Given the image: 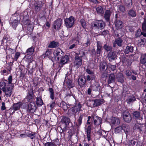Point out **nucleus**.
<instances>
[{
    "instance_id": "obj_1",
    "label": "nucleus",
    "mask_w": 146,
    "mask_h": 146,
    "mask_svg": "<svg viewBox=\"0 0 146 146\" xmlns=\"http://www.w3.org/2000/svg\"><path fill=\"white\" fill-rule=\"evenodd\" d=\"M105 25L103 21H96L91 24V27L92 29L95 30H98L100 29H101L104 28Z\"/></svg>"
},
{
    "instance_id": "obj_2",
    "label": "nucleus",
    "mask_w": 146,
    "mask_h": 146,
    "mask_svg": "<svg viewBox=\"0 0 146 146\" xmlns=\"http://www.w3.org/2000/svg\"><path fill=\"white\" fill-rule=\"evenodd\" d=\"M75 21V19L72 16H70L69 18H66L64 20L65 24L67 28L73 27Z\"/></svg>"
},
{
    "instance_id": "obj_3",
    "label": "nucleus",
    "mask_w": 146,
    "mask_h": 146,
    "mask_svg": "<svg viewBox=\"0 0 146 146\" xmlns=\"http://www.w3.org/2000/svg\"><path fill=\"white\" fill-rule=\"evenodd\" d=\"M13 86L11 85H7L6 88L3 90V92L5 94L6 97H10L13 93Z\"/></svg>"
},
{
    "instance_id": "obj_4",
    "label": "nucleus",
    "mask_w": 146,
    "mask_h": 146,
    "mask_svg": "<svg viewBox=\"0 0 146 146\" xmlns=\"http://www.w3.org/2000/svg\"><path fill=\"white\" fill-rule=\"evenodd\" d=\"M53 54L55 58H57V60H59L64 55V53L59 48L57 49L53 52Z\"/></svg>"
},
{
    "instance_id": "obj_5",
    "label": "nucleus",
    "mask_w": 146,
    "mask_h": 146,
    "mask_svg": "<svg viewBox=\"0 0 146 146\" xmlns=\"http://www.w3.org/2000/svg\"><path fill=\"white\" fill-rule=\"evenodd\" d=\"M82 56H76L75 57V60L74 62V66L76 68H78L82 64Z\"/></svg>"
},
{
    "instance_id": "obj_6",
    "label": "nucleus",
    "mask_w": 146,
    "mask_h": 146,
    "mask_svg": "<svg viewBox=\"0 0 146 146\" xmlns=\"http://www.w3.org/2000/svg\"><path fill=\"white\" fill-rule=\"evenodd\" d=\"M123 117L124 121L127 122H130L132 120V117L130 113L127 111L123 112Z\"/></svg>"
},
{
    "instance_id": "obj_7",
    "label": "nucleus",
    "mask_w": 146,
    "mask_h": 146,
    "mask_svg": "<svg viewBox=\"0 0 146 146\" xmlns=\"http://www.w3.org/2000/svg\"><path fill=\"white\" fill-rule=\"evenodd\" d=\"M36 109V106L35 103L31 102L29 103L28 105L27 111L30 113H33Z\"/></svg>"
},
{
    "instance_id": "obj_8",
    "label": "nucleus",
    "mask_w": 146,
    "mask_h": 146,
    "mask_svg": "<svg viewBox=\"0 0 146 146\" xmlns=\"http://www.w3.org/2000/svg\"><path fill=\"white\" fill-rule=\"evenodd\" d=\"M62 21L61 18H59L56 20L54 22V28L55 29H59L62 25Z\"/></svg>"
},
{
    "instance_id": "obj_9",
    "label": "nucleus",
    "mask_w": 146,
    "mask_h": 146,
    "mask_svg": "<svg viewBox=\"0 0 146 146\" xmlns=\"http://www.w3.org/2000/svg\"><path fill=\"white\" fill-rule=\"evenodd\" d=\"M81 106L80 104H78L77 106L72 108V111L74 113V117L75 118V114L77 112H79L81 110Z\"/></svg>"
},
{
    "instance_id": "obj_10",
    "label": "nucleus",
    "mask_w": 146,
    "mask_h": 146,
    "mask_svg": "<svg viewBox=\"0 0 146 146\" xmlns=\"http://www.w3.org/2000/svg\"><path fill=\"white\" fill-rule=\"evenodd\" d=\"M116 57L115 52L112 51H110L107 55V57L110 61L115 60Z\"/></svg>"
},
{
    "instance_id": "obj_11",
    "label": "nucleus",
    "mask_w": 146,
    "mask_h": 146,
    "mask_svg": "<svg viewBox=\"0 0 146 146\" xmlns=\"http://www.w3.org/2000/svg\"><path fill=\"white\" fill-rule=\"evenodd\" d=\"M34 94L33 93V90L30 89L28 91V94L27 96L26 97V99L28 101H33V98Z\"/></svg>"
},
{
    "instance_id": "obj_12",
    "label": "nucleus",
    "mask_w": 146,
    "mask_h": 146,
    "mask_svg": "<svg viewBox=\"0 0 146 146\" xmlns=\"http://www.w3.org/2000/svg\"><path fill=\"white\" fill-rule=\"evenodd\" d=\"M134 128L135 129H137L141 132L144 130L145 126L143 124L136 123L135 125Z\"/></svg>"
},
{
    "instance_id": "obj_13",
    "label": "nucleus",
    "mask_w": 146,
    "mask_h": 146,
    "mask_svg": "<svg viewBox=\"0 0 146 146\" xmlns=\"http://www.w3.org/2000/svg\"><path fill=\"white\" fill-rule=\"evenodd\" d=\"M127 14L129 17L132 18L135 17L137 15V13L135 10L133 9H131L129 10Z\"/></svg>"
},
{
    "instance_id": "obj_14",
    "label": "nucleus",
    "mask_w": 146,
    "mask_h": 146,
    "mask_svg": "<svg viewBox=\"0 0 146 146\" xmlns=\"http://www.w3.org/2000/svg\"><path fill=\"white\" fill-rule=\"evenodd\" d=\"M123 42V40L120 38H118L116 39L114 41L113 46L114 47H116V44H117L119 46H121Z\"/></svg>"
},
{
    "instance_id": "obj_15",
    "label": "nucleus",
    "mask_w": 146,
    "mask_h": 146,
    "mask_svg": "<svg viewBox=\"0 0 146 146\" xmlns=\"http://www.w3.org/2000/svg\"><path fill=\"white\" fill-rule=\"evenodd\" d=\"M115 25L116 29L117 30L121 29L123 27V23L121 21L119 20L116 21Z\"/></svg>"
},
{
    "instance_id": "obj_16",
    "label": "nucleus",
    "mask_w": 146,
    "mask_h": 146,
    "mask_svg": "<svg viewBox=\"0 0 146 146\" xmlns=\"http://www.w3.org/2000/svg\"><path fill=\"white\" fill-rule=\"evenodd\" d=\"M136 100L135 97L133 95L129 96L126 100V101L128 104L133 103Z\"/></svg>"
},
{
    "instance_id": "obj_17",
    "label": "nucleus",
    "mask_w": 146,
    "mask_h": 146,
    "mask_svg": "<svg viewBox=\"0 0 146 146\" xmlns=\"http://www.w3.org/2000/svg\"><path fill=\"white\" fill-rule=\"evenodd\" d=\"M133 4L132 0H125L124 2V5L125 7L128 9H130L131 7Z\"/></svg>"
},
{
    "instance_id": "obj_18",
    "label": "nucleus",
    "mask_w": 146,
    "mask_h": 146,
    "mask_svg": "<svg viewBox=\"0 0 146 146\" xmlns=\"http://www.w3.org/2000/svg\"><path fill=\"white\" fill-rule=\"evenodd\" d=\"M42 6V3L39 2L36 3L35 5V11L37 13L41 9V7Z\"/></svg>"
},
{
    "instance_id": "obj_19",
    "label": "nucleus",
    "mask_w": 146,
    "mask_h": 146,
    "mask_svg": "<svg viewBox=\"0 0 146 146\" xmlns=\"http://www.w3.org/2000/svg\"><path fill=\"white\" fill-rule=\"evenodd\" d=\"M58 43L57 42L52 41L50 42L48 46L49 48H55L58 46Z\"/></svg>"
},
{
    "instance_id": "obj_20",
    "label": "nucleus",
    "mask_w": 146,
    "mask_h": 146,
    "mask_svg": "<svg viewBox=\"0 0 146 146\" xmlns=\"http://www.w3.org/2000/svg\"><path fill=\"white\" fill-rule=\"evenodd\" d=\"M17 19H15L13 21L10 22V24L12 25L13 28L15 29L16 28L17 26L19 23L18 19L17 18Z\"/></svg>"
},
{
    "instance_id": "obj_21",
    "label": "nucleus",
    "mask_w": 146,
    "mask_h": 146,
    "mask_svg": "<svg viewBox=\"0 0 146 146\" xmlns=\"http://www.w3.org/2000/svg\"><path fill=\"white\" fill-rule=\"evenodd\" d=\"M100 70H104L108 68V65L106 62H102L100 64Z\"/></svg>"
},
{
    "instance_id": "obj_22",
    "label": "nucleus",
    "mask_w": 146,
    "mask_h": 146,
    "mask_svg": "<svg viewBox=\"0 0 146 146\" xmlns=\"http://www.w3.org/2000/svg\"><path fill=\"white\" fill-rule=\"evenodd\" d=\"M97 46L96 53L97 54H100L102 49V43L100 41H98Z\"/></svg>"
},
{
    "instance_id": "obj_23",
    "label": "nucleus",
    "mask_w": 146,
    "mask_h": 146,
    "mask_svg": "<svg viewBox=\"0 0 146 146\" xmlns=\"http://www.w3.org/2000/svg\"><path fill=\"white\" fill-rule=\"evenodd\" d=\"M91 88L92 89L95 91H98L100 90V86L99 82H95V84L92 86Z\"/></svg>"
},
{
    "instance_id": "obj_24",
    "label": "nucleus",
    "mask_w": 146,
    "mask_h": 146,
    "mask_svg": "<svg viewBox=\"0 0 146 146\" xmlns=\"http://www.w3.org/2000/svg\"><path fill=\"white\" fill-rule=\"evenodd\" d=\"M116 78L118 81L122 83L123 82L124 77L121 73H118Z\"/></svg>"
},
{
    "instance_id": "obj_25",
    "label": "nucleus",
    "mask_w": 146,
    "mask_h": 146,
    "mask_svg": "<svg viewBox=\"0 0 146 146\" xmlns=\"http://www.w3.org/2000/svg\"><path fill=\"white\" fill-rule=\"evenodd\" d=\"M91 129L90 126H88L86 129V134L88 139L89 141L91 139Z\"/></svg>"
},
{
    "instance_id": "obj_26",
    "label": "nucleus",
    "mask_w": 146,
    "mask_h": 146,
    "mask_svg": "<svg viewBox=\"0 0 146 146\" xmlns=\"http://www.w3.org/2000/svg\"><path fill=\"white\" fill-rule=\"evenodd\" d=\"M22 105V103L21 102L15 104L13 105V109L15 111L18 110Z\"/></svg>"
},
{
    "instance_id": "obj_27",
    "label": "nucleus",
    "mask_w": 146,
    "mask_h": 146,
    "mask_svg": "<svg viewBox=\"0 0 146 146\" xmlns=\"http://www.w3.org/2000/svg\"><path fill=\"white\" fill-rule=\"evenodd\" d=\"M110 15V11L108 10H106L105 13L104 18L108 22L109 21Z\"/></svg>"
},
{
    "instance_id": "obj_28",
    "label": "nucleus",
    "mask_w": 146,
    "mask_h": 146,
    "mask_svg": "<svg viewBox=\"0 0 146 146\" xmlns=\"http://www.w3.org/2000/svg\"><path fill=\"white\" fill-rule=\"evenodd\" d=\"M115 76L113 73L110 74L109 76L108 81V84H111L114 82Z\"/></svg>"
},
{
    "instance_id": "obj_29",
    "label": "nucleus",
    "mask_w": 146,
    "mask_h": 146,
    "mask_svg": "<svg viewBox=\"0 0 146 146\" xmlns=\"http://www.w3.org/2000/svg\"><path fill=\"white\" fill-rule=\"evenodd\" d=\"M133 51V47L131 46H127L125 50V52L126 54H128L130 52H132Z\"/></svg>"
},
{
    "instance_id": "obj_30",
    "label": "nucleus",
    "mask_w": 146,
    "mask_h": 146,
    "mask_svg": "<svg viewBox=\"0 0 146 146\" xmlns=\"http://www.w3.org/2000/svg\"><path fill=\"white\" fill-rule=\"evenodd\" d=\"M111 123L113 124L115 123L119 124L120 123V121L119 119L118 118L112 117L111 119Z\"/></svg>"
},
{
    "instance_id": "obj_31",
    "label": "nucleus",
    "mask_w": 146,
    "mask_h": 146,
    "mask_svg": "<svg viewBox=\"0 0 146 146\" xmlns=\"http://www.w3.org/2000/svg\"><path fill=\"white\" fill-rule=\"evenodd\" d=\"M62 122L65 123L66 125H68L70 122V119L68 117L65 116H63L62 118Z\"/></svg>"
},
{
    "instance_id": "obj_32",
    "label": "nucleus",
    "mask_w": 146,
    "mask_h": 146,
    "mask_svg": "<svg viewBox=\"0 0 146 146\" xmlns=\"http://www.w3.org/2000/svg\"><path fill=\"white\" fill-rule=\"evenodd\" d=\"M61 58L60 63L62 64L66 63L69 60L68 57L67 55L65 56L64 57Z\"/></svg>"
},
{
    "instance_id": "obj_33",
    "label": "nucleus",
    "mask_w": 146,
    "mask_h": 146,
    "mask_svg": "<svg viewBox=\"0 0 146 146\" xmlns=\"http://www.w3.org/2000/svg\"><path fill=\"white\" fill-rule=\"evenodd\" d=\"M78 84L80 86H82L84 85L86 82V80H84L81 77H79L78 80Z\"/></svg>"
},
{
    "instance_id": "obj_34",
    "label": "nucleus",
    "mask_w": 146,
    "mask_h": 146,
    "mask_svg": "<svg viewBox=\"0 0 146 146\" xmlns=\"http://www.w3.org/2000/svg\"><path fill=\"white\" fill-rule=\"evenodd\" d=\"M102 119L100 117H97L96 119L94 120V123L97 125H99L102 123Z\"/></svg>"
},
{
    "instance_id": "obj_35",
    "label": "nucleus",
    "mask_w": 146,
    "mask_h": 146,
    "mask_svg": "<svg viewBox=\"0 0 146 146\" xmlns=\"http://www.w3.org/2000/svg\"><path fill=\"white\" fill-rule=\"evenodd\" d=\"M122 129L124 131L126 134H127L130 131L129 127L128 125H122Z\"/></svg>"
},
{
    "instance_id": "obj_36",
    "label": "nucleus",
    "mask_w": 146,
    "mask_h": 146,
    "mask_svg": "<svg viewBox=\"0 0 146 146\" xmlns=\"http://www.w3.org/2000/svg\"><path fill=\"white\" fill-rule=\"evenodd\" d=\"M34 51V48L32 46L29 48L26 51V53L28 54L31 55L33 53Z\"/></svg>"
},
{
    "instance_id": "obj_37",
    "label": "nucleus",
    "mask_w": 146,
    "mask_h": 146,
    "mask_svg": "<svg viewBox=\"0 0 146 146\" xmlns=\"http://www.w3.org/2000/svg\"><path fill=\"white\" fill-rule=\"evenodd\" d=\"M102 101L100 100H96L94 101L93 107H96L102 104Z\"/></svg>"
},
{
    "instance_id": "obj_38",
    "label": "nucleus",
    "mask_w": 146,
    "mask_h": 146,
    "mask_svg": "<svg viewBox=\"0 0 146 146\" xmlns=\"http://www.w3.org/2000/svg\"><path fill=\"white\" fill-rule=\"evenodd\" d=\"M66 83L68 87L69 88H71L74 86V84L72 83V80H71L68 79L66 82Z\"/></svg>"
},
{
    "instance_id": "obj_39",
    "label": "nucleus",
    "mask_w": 146,
    "mask_h": 146,
    "mask_svg": "<svg viewBox=\"0 0 146 146\" xmlns=\"http://www.w3.org/2000/svg\"><path fill=\"white\" fill-rule=\"evenodd\" d=\"M52 54V52L51 50L49 49H47L46 51L45 54L43 55L45 57H49Z\"/></svg>"
},
{
    "instance_id": "obj_40",
    "label": "nucleus",
    "mask_w": 146,
    "mask_h": 146,
    "mask_svg": "<svg viewBox=\"0 0 146 146\" xmlns=\"http://www.w3.org/2000/svg\"><path fill=\"white\" fill-rule=\"evenodd\" d=\"M140 62L141 63L145 64L146 63V54H142L141 56Z\"/></svg>"
},
{
    "instance_id": "obj_41",
    "label": "nucleus",
    "mask_w": 146,
    "mask_h": 146,
    "mask_svg": "<svg viewBox=\"0 0 146 146\" xmlns=\"http://www.w3.org/2000/svg\"><path fill=\"white\" fill-rule=\"evenodd\" d=\"M36 104L38 106H41L43 104L42 99L40 98H36Z\"/></svg>"
},
{
    "instance_id": "obj_42",
    "label": "nucleus",
    "mask_w": 146,
    "mask_h": 146,
    "mask_svg": "<svg viewBox=\"0 0 146 146\" xmlns=\"http://www.w3.org/2000/svg\"><path fill=\"white\" fill-rule=\"evenodd\" d=\"M49 91L50 93V98L52 100H53L54 98V93L53 90L52 88L49 89Z\"/></svg>"
},
{
    "instance_id": "obj_43",
    "label": "nucleus",
    "mask_w": 146,
    "mask_h": 146,
    "mask_svg": "<svg viewBox=\"0 0 146 146\" xmlns=\"http://www.w3.org/2000/svg\"><path fill=\"white\" fill-rule=\"evenodd\" d=\"M83 115L82 114L80 115L78 119V124H76V126L78 127H79L81 125L82 123V120L83 118Z\"/></svg>"
},
{
    "instance_id": "obj_44",
    "label": "nucleus",
    "mask_w": 146,
    "mask_h": 146,
    "mask_svg": "<svg viewBox=\"0 0 146 146\" xmlns=\"http://www.w3.org/2000/svg\"><path fill=\"white\" fill-rule=\"evenodd\" d=\"M60 106L64 110H66L68 109L66 104L64 102H62L60 103Z\"/></svg>"
},
{
    "instance_id": "obj_45",
    "label": "nucleus",
    "mask_w": 146,
    "mask_h": 146,
    "mask_svg": "<svg viewBox=\"0 0 146 146\" xmlns=\"http://www.w3.org/2000/svg\"><path fill=\"white\" fill-rule=\"evenodd\" d=\"M104 48L107 52L111 50L112 48V46L107 44H105L104 46Z\"/></svg>"
},
{
    "instance_id": "obj_46",
    "label": "nucleus",
    "mask_w": 146,
    "mask_h": 146,
    "mask_svg": "<svg viewBox=\"0 0 146 146\" xmlns=\"http://www.w3.org/2000/svg\"><path fill=\"white\" fill-rule=\"evenodd\" d=\"M96 10L97 13L99 14H102L104 13L103 9L101 6L97 7L96 8Z\"/></svg>"
},
{
    "instance_id": "obj_47",
    "label": "nucleus",
    "mask_w": 146,
    "mask_h": 146,
    "mask_svg": "<svg viewBox=\"0 0 146 146\" xmlns=\"http://www.w3.org/2000/svg\"><path fill=\"white\" fill-rule=\"evenodd\" d=\"M6 84L3 82H0V89L2 90L3 91L6 88Z\"/></svg>"
},
{
    "instance_id": "obj_48",
    "label": "nucleus",
    "mask_w": 146,
    "mask_h": 146,
    "mask_svg": "<svg viewBox=\"0 0 146 146\" xmlns=\"http://www.w3.org/2000/svg\"><path fill=\"white\" fill-rule=\"evenodd\" d=\"M142 29L144 32L146 31V20L145 19L142 24Z\"/></svg>"
},
{
    "instance_id": "obj_49",
    "label": "nucleus",
    "mask_w": 146,
    "mask_h": 146,
    "mask_svg": "<svg viewBox=\"0 0 146 146\" xmlns=\"http://www.w3.org/2000/svg\"><path fill=\"white\" fill-rule=\"evenodd\" d=\"M80 22L81 25L83 28H84L86 27V23L84 19H81Z\"/></svg>"
},
{
    "instance_id": "obj_50",
    "label": "nucleus",
    "mask_w": 146,
    "mask_h": 146,
    "mask_svg": "<svg viewBox=\"0 0 146 146\" xmlns=\"http://www.w3.org/2000/svg\"><path fill=\"white\" fill-rule=\"evenodd\" d=\"M133 115L137 119H138L140 117V113L138 111H135L133 113Z\"/></svg>"
},
{
    "instance_id": "obj_51",
    "label": "nucleus",
    "mask_w": 146,
    "mask_h": 146,
    "mask_svg": "<svg viewBox=\"0 0 146 146\" xmlns=\"http://www.w3.org/2000/svg\"><path fill=\"white\" fill-rule=\"evenodd\" d=\"M90 40L89 38H88L86 40V42L85 44H84L83 45L86 46H88L90 45Z\"/></svg>"
},
{
    "instance_id": "obj_52",
    "label": "nucleus",
    "mask_w": 146,
    "mask_h": 146,
    "mask_svg": "<svg viewBox=\"0 0 146 146\" xmlns=\"http://www.w3.org/2000/svg\"><path fill=\"white\" fill-rule=\"evenodd\" d=\"M20 54L19 52H17L15 54L14 56V60L17 61L19 58V57L20 56Z\"/></svg>"
},
{
    "instance_id": "obj_53",
    "label": "nucleus",
    "mask_w": 146,
    "mask_h": 146,
    "mask_svg": "<svg viewBox=\"0 0 146 146\" xmlns=\"http://www.w3.org/2000/svg\"><path fill=\"white\" fill-rule=\"evenodd\" d=\"M125 74L127 76H129L131 75V72L128 70H127L125 71Z\"/></svg>"
},
{
    "instance_id": "obj_54",
    "label": "nucleus",
    "mask_w": 146,
    "mask_h": 146,
    "mask_svg": "<svg viewBox=\"0 0 146 146\" xmlns=\"http://www.w3.org/2000/svg\"><path fill=\"white\" fill-rule=\"evenodd\" d=\"M8 84H9V85H11L13 84H11V82L12 80V76H9L8 79Z\"/></svg>"
},
{
    "instance_id": "obj_55",
    "label": "nucleus",
    "mask_w": 146,
    "mask_h": 146,
    "mask_svg": "<svg viewBox=\"0 0 146 146\" xmlns=\"http://www.w3.org/2000/svg\"><path fill=\"white\" fill-rule=\"evenodd\" d=\"M108 31L107 30H104L102 32H101L100 33V35H106L108 33Z\"/></svg>"
},
{
    "instance_id": "obj_56",
    "label": "nucleus",
    "mask_w": 146,
    "mask_h": 146,
    "mask_svg": "<svg viewBox=\"0 0 146 146\" xmlns=\"http://www.w3.org/2000/svg\"><path fill=\"white\" fill-rule=\"evenodd\" d=\"M86 71L88 74H89L92 76H94V72L90 70L89 69H87Z\"/></svg>"
},
{
    "instance_id": "obj_57",
    "label": "nucleus",
    "mask_w": 146,
    "mask_h": 146,
    "mask_svg": "<svg viewBox=\"0 0 146 146\" xmlns=\"http://www.w3.org/2000/svg\"><path fill=\"white\" fill-rule=\"evenodd\" d=\"M51 108V110L54 108L55 106V103L54 102H52L51 103L49 104Z\"/></svg>"
},
{
    "instance_id": "obj_58",
    "label": "nucleus",
    "mask_w": 146,
    "mask_h": 146,
    "mask_svg": "<svg viewBox=\"0 0 146 146\" xmlns=\"http://www.w3.org/2000/svg\"><path fill=\"white\" fill-rule=\"evenodd\" d=\"M45 146H56V145L52 143L48 142L46 144Z\"/></svg>"
},
{
    "instance_id": "obj_59",
    "label": "nucleus",
    "mask_w": 146,
    "mask_h": 146,
    "mask_svg": "<svg viewBox=\"0 0 146 146\" xmlns=\"http://www.w3.org/2000/svg\"><path fill=\"white\" fill-rule=\"evenodd\" d=\"M72 93L71 92L70 90H68V92L67 93L66 95V97H69L70 96H72Z\"/></svg>"
},
{
    "instance_id": "obj_60",
    "label": "nucleus",
    "mask_w": 146,
    "mask_h": 146,
    "mask_svg": "<svg viewBox=\"0 0 146 146\" xmlns=\"http://www.w3.org/2000/svg\"><path fill=\"white\" fill-rule=\"evenodd\" d=\"M34 134L31 133H29L27 135V136L30 137L31 139H33L35 138Z\"/></svg>"
},
{
    "instance_id": "obj_61",
    "label": "nucleus",
    "mask_w": 146,
    "mask_h": 146,
    "mask_svg": "<svg viewBox=\"0 0 146 146\" xmlns=\"http://www.w3.org/2000/svg\"><path fill=\"white\" fill-rule=\"evenodd\" d=\"M110 67L111 70L113 71H114L116 70V66L115 65H111Z\"/></svg>"
},
{
    "instance_id": "obj_62",
    "label": "nucleus",
    "mask_w": 146,
    "mask_h": 146,
    "mask_svg": "<svg viewBox=\"0 0 146 146\" xmlns=\"http://www.w3.org/2000/svg\"><path fill=\"white\" fill-rule=\"evenodd\" d=\"M121 129H122V126L117 127L115 128L116 131H117V132L120 131Z\"/></svg>"
},
{
    "instance_id": "obj_63",
    "label": "nucleus",
    "mask_w": 146,
    "mask_h": 146,
    "mask_svg": "<svg viewBox=\"0 0 146 146\" xmlns=\"http://www.w3.org/2000/svg\"><path fill=\"white\" fill-rule=\"evenodd\" d=\"M93 76L91 75H88L86 77V79L88 81H90L91 80V78H93Z\"/></svg>"
},
{
    "instance_id": "obj_64",
    "label": "nucleus",
    "mask_w": 146,
    "mask_h": 146,
    "mask_svg": "<svg viewBox=\"0 0 146 146\" xmlns=\"http://www.w3.org/2000/svg\"><path fill=\"white\" fill-rule=\"evenodd\" d=\"M120 10L122 12H123L125 11L124 7L123 5H120L119 7Z\"/></svg>"
}]
</instances>
